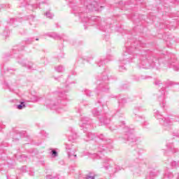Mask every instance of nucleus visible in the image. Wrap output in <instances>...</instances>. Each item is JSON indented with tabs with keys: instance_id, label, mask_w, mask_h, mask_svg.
<instances>
[{
	"instance_id": "nucleus-1",
	"label": "nucleus",
	"mask_w": 179,
	"mask_h": 179,
	"mask_svg": "<svg viewBox=\"0 0 179 179\" xmlns=\"http://www.w3.org/2000/svg\"><path fill=\"white\" fill-rule=\"evenodd\" d=\"M138 46L135 48L130 47L126 48V51L123 55V58L120 59L121 64H128L131 62V59L134 58V52L136 55H139L140 62L138 66L140 69H150V68H155L156 69H160V62H163L162 58L157 59L153 56H150L149 53L145 50H139Z\"/></svg>"
},
{
	"instance_id": "nucleus-2",
	"label": "nucleus",
	"mask_w": 179,
	"mask_h": 179,
	"mask_svg": "<svg viewBox=\"0 0 179 179\" xmlns=\"http://www.w3.org/2000/svg\"><path fill=\"white\" fill-rule=\"evenodd\" d=\"M85 6L83 7H79L78 6L72 7L73 13L75 16H78L79 19H81L82 22L88 23L90 26H93V24H98L99 30H101L102 31H107V29H110V25H107V23L104 21L100 22V17L94 16L91 17H87V12H92L93 10L99 12L103 6L98 4L96 1H94L92 4L90 5H87L86 1H85Z\"/></svg>"
},
{
	"instance_id": "nucleus-3",
	"label": "nucleus",
	"mask_w": 179,
	"mask_h": 179,
	"mask_svg": "<svg viewBox=\"0 0 179 179\" xmlns=\"http://www.w3.org/2000/svg\"><path fill=\"white\" fill-rule=\"evenodd\" d=\"M46 107L56 110L57 113L65 111L64 107L66 106V94L63 92H59L58 94L50 95L45 100Z\"/></svg>"
},
{
	"instance_id": "nucleus-4",
	"label": "nucleus",
	"mask_w": 179,
	"mask_h": 179,
	"mask_svg": "<svg viewBox=\"0 0 179 179\" xmlns=\"http://www.w3.org/2000/svg\"><path fill=\"white\" fill-rule=\"evenodd\" d=\"M104 148L103 145H99L98 148V153H94L92 155V159H102L103 160V167L106 170H108V168L110 167V164H111V162H113L111 159H108L107 157L104 156L107 152H110V149H106L102 148Z\"/></svg>"
},
{
	"instance_id": "nucleus-5",
	"label": "nucleus",
	"mask_w": 179,
	"mask_h": 179,
	"mask_svg": "<svg viewBox=\"0 0 179 179\" xmlns=\"http://www.w3.org/2000/svg\"><path fill=\"white\" fill-rule=\"evenodd\" d=\"M164 61L167 62L169 68H173L174 71H179V59L176 57V55L169 53L164 56Z\"/></svg>"
},
{
	"instance_id": "nucleus-6",
	"label": "nucleus",
	"mask_w": 179,
	"mask_h": 179,
	"mask_svg": "<svg viewBox=\"0 0 179 179\" xmlns=\"http://www.w3.org/2000/svg\"><path fill=\"white\" fill-rule=\"evenodd\" d=\"M108 76H103L102 80H100L99 77L96 78V93L99 94V92H107L108 90V86L107 85L108 83Z\"/></svg>"
},
{
	"instance_id": "nucleus-7",
	"label": "nucleus",
	"mask_w": 179,
	"mask_h": 179,
	"mask_svg": "<svg viewBox=\"0 0 179 179\" xmlns=\"http://www.w3.org/2000/svg\"><path fill=\"white\" fill-rule=\"evenodd\" d=\"M154 116L157 120H159V123L162 125H164V127H169V125H173V120L170 118L163 117V116L160 114V112L157 110H154Z\"/></svg>"
},
{
	"instance_id": "nucleus-8",
	"label": "nucleus",
	"mask_w": 179,
	"mask_h": 179,
	"mask_svg": "<svg viewBox=\"0 0 179 179\" xmlns=\"http://www.w3.org/2000/svg\"><path fill=\"white\" fill-rule=\"evenodd\" d=\"M124 132H125L124 139L129 142H136V138L134 135V129H129L128 127H124Z\"/></svg>"
},
{
	"instance_id": "nucleus-9",
	"label": "nucleus",
	"mask_w": 179,
	"mask_h": 179,
	"mask_svg": "<svg viewBox=\"0 0 179 179\" xmlns=\"http://www.w3.org/2000/svg\"><path fill=\"white\" fill-rule=\"evenodd\" d=\"M66 149L67 150L69 158H70L71 160H76L78 156L75 155V152H76V149L73 148V145L66 144Z\"/></svg>"
},
{
	"instance_id": "nucleus-10",
	"label": "nucleus",
	"mask_w": 179,
	"mask_h": 179,
	"mask_svg": "<svg viewBox=\"0 0 179 179\" xmlns=\"http://www.w3.org/2000/svg\"><path fill=\"white\" fill-rule=\"evenodd\" d=\"M92 122V120L89 119V117H84L81 118V123H80V127L83 128V129H89L90 128V124Z\"/></svg>"
},
{
	"instance_id": "nucleus-11",
	"label": "nucleus",
	"mask_w": 179,
	"mask_h": 179,
	"mask_svg": "<svg viewBox=\"0 0 179 179\" xmlns=\"http://www.w3.org/2000/svg\"><path fill=\"white\" fill-rule=\"evenodd\" d=\"M164 94H165L164 88H162V91H160V95L158 97L159 104L161 107H162V108H166V101H164Z\"/></svg>"
},
{
	"instance_id": "nucleus-12",
	"label": "nucleus",
	"mask_w": 179,
	"mask_h": 179,
	"mask_svg": "<svg viewBox=\"0 0 179 179\" xmlns=\"http://www.w3.org/2000/svg\"><path fill=\"white\" fill-rule=\"evenodd\" d=\"M160 174V171L157 169H152L150 171L148 176H146L145 179H155V177H157Z\"/></svg>"
},
{
	"instance_id": "nucleus-13",
	"label": "nucleus",
	"mask_w": 179,
	"mask_h": 179,
	"mask_svg": "<svg viewBox=\"0 0 179 179\" xmlns=\"http://www.w3.org/2000/svg\"><path fill=\"white\" fill-rule=\"evenodd\" d=\"M101 141L103 143L104 145H109L111 143V140L109 138H107L104 135L101 134L98 136Z\"/></svg>"
},
{
	"instance_id": "nucleus-14",
	"label": "nucleus",
	"mask_w": 179,
	"mask_h": 179,
	"mask_svg": "<svg viewBox=\"0 0 179 179\" xmlns=\"http://www.w3.org/2000/svg\"><path fill=\"white\" fill-rule=\"evenodd\" d=\"M97 138V135L94 133L90 132L87 134L86 138H85V141L88 142V141H93V139H96Z\"/></svg>"
},
{
	"instance_id": "nucleus-15",
	"label": "nucleus",
	"mask_w": 179,
	"mask_h": 179,
	"mask_svg": "<svg viewBox=\"0 0 179 179\" xmlns=\"http://www.w3.org/2000/svg\"><path fill=\"white\" fill-rule=\"evenodd\" d=\"M173 177H174V175L173 174V173H171V171H169V169H166L164 176V179H171L173 178Z\"/></svg>"
},
{
	"instance_id": "nucleus-16",
	"label": "nucleus",
	"mask_w": 179,
	"mask_h": 179,
	"mask_svg": "<svg viewBox=\"0 0 179 179\" xmlns=\"http://www.w3.org/2000/svg\"><path fill=\"white\" fill-rule=\"evenodd\" d=\"M99 121L101 122V125H106L110 122V118H107V117H103L99 118Z\"/></svg>"
},
{
	"instance_id": "nucleus-17",
	"label": "nucleus",
	"mask_w": 179,
	"mask_h": 179,
	"mask_svg": "<svg viewBox=\"0 0 179 179\" xmlns=\"http://www.w3.org/2000/svg\"><path fill=\"white\" fill-rule=\"evenodd\" d=\"M107 61H111V59L101 58L99 62H97V65L99 66H101L104 65L106 64V62H107Z\"/></svg>"
},
{
	"instance_id": "nucleus-18",
	"label": "nucleus",
	"mask_w": 179,
	"mask_h": 179,
	"mask_svg": "<svg viewBox=\"0 0 179 179\" xmlns=\"http://www.w3.org/2000/svg\"><path fill=\"white\" fill-rule=\"evenodd\" d=\"M41 100V98L36 95H32L30 98V101L31 103H37V101H40Z\"/></svg>"
},
{
	"instance_id": "nucleus-19",
	"label": "nucleus",
	"mask_w": 179,
	"mask_h": 179,
	"mask_svg": "<svg viewBox=\"0 0 179 179\" xmlns=\"http://www.w3.org/2000/svg\"><path fill=\"white\" fill-rule=\"evenodd\" d=\"M125 104H127V99L123 98L119 100V107H124Z\"/></svg>"
},
{
	"instance_id": "nucleus-20",
	"label": "nucleus",
	"mask_w": 179,
	"mask_h": 179,
	"mask_svg": "<svg viewBox=\"0 0 179 179\" xmlns=\"http://www.w3.org/2000/svg\"><path fill=\"white\" fill-rule=\"evenodd\" d=\"M46 179H59V178L58 177V176L52 173L51 175L46 176Z\"/></svg>"
},
{
	"instance_id": "nucleus-21",
	"label": "nucleus",
	"mask_w": 179,
	"mask_h": 179,
	"mask_svg": "<svg viewBox=\"0 0 179 179\" xmlns=\"http://www.w3.org/2000/svg\"><path fill=\"white\" fill-rule=\"evenodd\" d=\"M17 108L18 110H23V108H26V104H24V101H21L20 104L17 106Z\"/></svg>"
},
{
	"instance_id": "nucleus-22",
	"label": "nucleus",
	"mask_w": 179,
	"mask_h": 179,
	"mask_svg": "<svg viewBox=\"0 0 179 179\" xmlns=\"http://www.w3.org/2000/svg\"><path fill=\"white\" fill-rule=\"evenodd\" d=\"M96 178V176L94 173H88L87 175L85 176V179H94Z\"/></svg>"
},
{
	"instance_id": "nucleus-23",
	"label": "nucleus",
	"mask_w": 179,
	"mask_h": 179,
	"mask_svg": "<svg viewBox=\"0 0 179 179\" xmlns=\"http://www.w3.org/2000/svg\"><path fill=\"white\" fill-rule=\"evenodd\" d=\"M171 166L172 169H177V167H179V162H176V161H173L171 162Z\"/></svg>"
},
{
	"instance_id": "nucleus-24",
	"label": "nucleus",
	"mask_w": 179,
	"mask_h": 179,
	"mask_svg": "<svg viewBox=\"0 0 179 179\" xmlns=\"http://www.w3.org/2000/svg\"><path fill=\"white\" fill-rule=\"evenodd\" d=\"M49 37H52V38H59V35L55 32H52L49 34Z\"/></svg>"
},
{
	"instance_id": "nucleus-25",
	"label": "nucleus",
	"mask_w": 179,
	"mask_h": 179,
	"mask_svg": "<svg viewBox=\"0 0 179 179\" xmlns=\"http://www.w3.org/2000/svg\"><path fill=\"white\" fill-rule=\"evenodd\" d=\"M56 72H64V66H58L55 67Z\"/></svg>"
},
{
	"instance_id": "nucleus-26",
	"label": "nucleus",
	"mask_w": 179,
	"mask_h": 179,
	"mask_svg": "<svg viewBox=\"0 0 179 179\" xmlns=\"http://www.w3.org/2000/svg\"><path fill=\"white\" fill-rule=\"evenodd\" d=\"M92 114L94 117H96L97 115H100V112L96 108H94L92 110Z\"/></svg>"
},
{
	"instance_id": "nucleus-27",
	"label": "nucleus",
	"mask_w": 179,
	"mask_h": 179,
	"mask_svg": "<svg viewBox=\"0 0 179 179\" xmlns=\"http://www.w3.org/2000/svg\"><path fill=\"white\" fill-rule=\"evenodd\" d=\"M4 88L8 89V90H10V92H13V89H12L10 87V86L9 85V84L8 83H4Z\"/></svg>"
},
{
	"instance_id": "nucleus-28",
	"label": "nucleus",
	"mask_w": 179,
	"mask_h": 179,
	"mask_svg": "<svg viewBox=\"0 0 179 179\" xmlns=\"http://www.w3.org/2000/svg\"><path fill=\"white\" fill-rule=\"evenodd\" d=\"M52 157H57L58 156V152L55 150H52L51 151Z\"/></svg>"
},
{
	"instance_id": "nucleus-29",
	"label": "nucleus",
	"mask_w": 179,
	"mask_h": 179,
	"mask_svg": "<svg viewBox=\"0 0 179 179\" xmlns=\"http://www.w3.org/2000/svg\"><path fill=\"white\" fill-rule=\"evenodd\" d=\"M71 132L73 134L70 135L69 138H73V140L76 139V138H78L76 133L73 131V130H71Z\"/></svg>"
},
{
	"instance_id": "nucleus-30",
	"label": "nucleus",
	"mask_w": 179,
	"mask_h": 179,
	"mask_svg": "<svg viewBox=\"0 0 179 179\" xmlns=\"http://www.w3.org/2000/svg\"><path fill=\"white\" fill-rule=\"evenodd\" d=\"M85 94H86V96H87L88 97H90V96H92V92L89 90H85Z\"/></svg>"
},
{
	"instance_id": "nucleus-31",
	"label": "nucleus",
	"mask_w": 179,
	"mask_h": 179,
	"mask_svg": "<svg viewBox=\"0 0 179 179\" xmlns=\"http://www.w3.org/2000/svg\"><path fill=\"white\" fill-rule=\"evenodd\" d=\"M45 16L48 17V19H52V14L50 12H46L45 13Z\"/></svg>"
},
{
	"instance_id": "nucleus-32",
	"label": "nucleus",
	"mask_w": 179,
	"mask_h": 179,
	"mask_svg": "<svg viewBox=\"0 0 179 179\" xmlns=\"http://www.w3.org/2000/svg\"><path fill=\"white\" fill-rule=\"evenodd\" d=\"M155 85L156 86H160V85H162V81L160 80H155Z\"/></svg>"
},
{
	"instance_id": "nucleus-33",
	"label": "nucleus",
	"mask_w": 179,
	"mask_h": 179,
	"mask_svg": "<svg viewBox=\"0 0 179 179\" xmlns=\"http://www.w3.org/2000/svg\"><path fill=\"white\" fill-rule=\"evenodd\" d=\"M27 68H28V69H29L31 71L34 70V68H33V64L32 63H29L27 65Z\"/></svg>"
},
{
	"instance_id": "nucleus-34",
	"label": "nucleus",
	"mask_w": 179,
	"mask_h": 179,
	"mask_svg": "<svg viewBox=\"0 0 179 179\" xmlns=\"http://www.w3.org/2000/svg\"><path fill=\"white\" fill-rule=\"evenodd\" d=\"M31 43H33V38H28V39L26 41V43H27V44H31Z\"/></svg>"
},
{
	"instance_id": "nucleus-35",
	"label": "nucleus",
	"mask_w": 179,
	"mask_h": 179,
	"mask_svg": "<svg viewBox=\"0 0 179 179\" xmlns=\"http://www.w3.org/2000/svg\"><path fill=\"white\" fill-rule=\"evenodd\" d=\"M15 22H17V20H15V19L12 18V19L10 20V22L9 23L10 24H13L15 23Z\"/></svg>"
},
{
	"instance_id": "nucleus-36",
	"label": "nucleus",
	"mask_w": 179,
	"mask_h": 179,
	"mask_svg": "<svg viewBox=\"0 0 179 179\" xmlns=\"http://www.w3.org/2000/svg\"><path fill=\"white\" fill-rule=\"evenodd\" d=\"M135 44H139L140 47H145V44L142 43L141 41H136Z\"/></svg>"
},
{
	"instance_id": "nucleus-37",
	"label": "nucleus",
	"mask_w": 179,
	"mask_h": 179,
	"mask_svg": "<svg viewBox=\"0 0 179 179\" xmlns=\"http://www.w3.org/2000/svg\"><path fill=\"white\" fill-rule=\"evenodd\" d=\"M119 71L120 72H122V71H125V67L124 66H119Z\"/></svg>"
},
{
	"instance_id": "nucleus-38",
	"label": "nucleus",
	"mask_w": 179,
	"mask_h": 179,
	"mask_svg": "<svg viewBox=\"0 0 179 179\" xmlns=\"http://www.w3.org/2000/svg\"><path fill=\"white\" fill-rule=\"evenodd\" d=\"M141 79H146V77L141 76V78H136V80L137 82H138V80H140Z\"/></svg>"
},
{
	"instance_id": "nucleus-39",
	"label": "nucleus",
	"mask_w": 179,
	"mask_h": 179,
	"mask_svg": "<svg viewBox=\"0 0 179 179\" xmlns=\"http://www.w3.org/2000/svg\"><path fill=\"white\" fill-rule=\"evenodd\" d=\"M171 150H173V152H174L175 153H176V152H177V150H178V149L177 148H173V146H171Z\"/></svg>"
},
{
	"instance_id": "nucleus-40",
	"label": "nucleus",
	"mask_w": 179,
	"mask_h": 179,
	"mask_svg": "<svg viewBox=\"0 0 179 179\" xmlns=\"http://www.w3.org/2000/svg\"><path fill=\"white\" fill-rule=\"evenodd\" d=\"M115 170H116V171H120V170H121V167H120V166H116Z\"/></svg>"
},
{
	"instance_id": "nucleus-41",
	"label": "nucleus",
	"mask_w": 179,
	"mask_h": 179,
	"mask_svg": "<svg viewBox=\"0 0 179 179\" xmlns=\"http://www.w3.org/2000/svg\"><path fill=\"white\" fill-rule=\"evenodd\" d=\"M26 169H27L26 166H23V167L22 168V173H26Z\"/></svg>"
},
{
	"instance_id": "nucleus-42",
	"label": "nucleus",
	"mask_w": 179,
	"mask_h": 179,
	"mask_svg": "<svg viewBox=\"0 0 179 179\" xmlns=\"http://www.w3.org/2000/svg\"><path fill=\"white\" fill-rule=\"evenodd\" d=\"M20 1L21 3H23V1H24L25 3H28L27 0H20Z\"/></svg>"
},
{
	"instance_id": "nucleus-43",
	"label": "nucleus",
	"mask_w": 179,
	"mask_h": 179,
	"mask_svg": "<svg viewBox=\"0 0 179 179\" xmlns=\"http://www.w3.org/2000/svg\"><path fill=\"white\" fill-rule=\"evenodd\" d=\"M29 176H34V171H31L29 173Z\"/></svg>"
},
{
	"instance_id": "nucleus-44",
	"label": "nucleus",
	"mask_w": 179,
	"mask_h": 179,
	"mask_svg": "<svg viewBox=\"0 0 179 179\" xmlns=\"http://www.w3.org/2000/svg\"><path fill=\"white\" fill-rule=\"evenodd\" d=\"M3 128V124H0V131H1V129H2Z\"/></svg>"
},
{
	"instance_id": "nucleus-45",
	"label": "nucleus",
	"mask_w": 179,
	"mask_h": 179,
	"mask_svg": "<svg viewBox=\"0 0 179 179\" xmlns=\"http://www.w3.org/2000/svg\"><path fill=\"white\" fill-rule=\"evenodd\" d=\"M21 157H22V159H24V160H26V156H25V155H21Z\"/></svg>"
},
{
	"instance_id": "nucleus-46",
	"label": "nucleus",
	"mask_w": 179,
	"mask_h": 179,
	"mask_svg": "<svg viewBox=\"0 0 179 179\" xmlns=\"http://www.w3.org/2000/svg\"><path fill=\"white\" fill-rule=\"evenodd\" d=\"M121 123L122 124V126H123V127L125 126V122L122 121V122H121Z\"/></svg>"
},
{
	"instance_id": "nucleus-47",
	"label": "nucleus",
	"mask_w": 179,
	"mask_h": 179,
	"mask_svg": "<svg viewBox=\"0 0 179 179\" xmlns=\"http://www.w3.org/2000/svg\"><path fill=\"white\" fill-rule=\"evenodd\" d=\"M108 148H109V149H112L113 146L111 145H108Z\"/></svg>"
},
{
	"instance_id": "nucleus-48",
	"label": "nucleus",
	"mask_w": 179,
	"mask_h": 179,
	"mask_svg": "<svg viewBox=\"0 0 179 179\" xmlns=\"http://www.w3.org/2000/svg\"><path fill=\"white\" fill-rule=\"evenodd\" d=\"M176 179H179V173H177V175H176Z\"/></svg>"
},
{
	"instance_id": "nucleus-49",
	"label": "nucleus",
	"mask_w": 179,
	"mask_h": 179,
	"mask_svg": "<svg viewBox=\"0 0 179 179\" xmlns=\"http://www.w3.org/2000/svg\"><path fill=\"white\" fill-rule=\"evenodd\" d=\"M175 121H176V122H179V119H175Z\"/></svg>"
},
{
	"instance_id": "nucleus-50",
	"label": "nucleus",
	"mask_w": 179,
	"mask_h": 179,
	"mask_svg": "<svg viewBox=\"0 0 179 179\" xmlns=\"http://www.w3.org/2000/svg\"><path fill=\"white\" fill-rule=\"evenodd\" d=\"M68 1L69 2H70V3H72V0H66Z\"/></svg>"
},
{
	"instance_id": "nucleus-51",
	"label": "nucleus",
	"mask_w": 179,
	"mask_h": 179,
	"mask_svg": "<svg viewBox=\"0 0 179 179\" xmlns=\"http://www.w3.org/2000/svg\"><path fill=\"white\" fill-rule=\"evenodd\" d=\"M100 2H106V0H100Z\"/></svg>"
},
{
	"instance_id": "nucleus-52",
	"label": "nucleus",
	"mask_w": 179,
	"mask_h": 179,
	"mask_svg": "<svg viewBox=\"0 0 179 179\" xmlns=\"http://www.w3.org/2000/svg\"><path fill=\"white\" fill-rule=\"evenodd\" d=\"M6 72H9V69H6Z\"/></svg>"
},
{
	"instance_id": "nucleus-53",
	"label": "nucleus",
	"mask_w": 179,
	"mask_h": 179,
	"mask_svg": "<svg viewBox=\"0 0 179 179\" xmlns=\"http://www.w3.org/2000/svg\"><path fill=\"white\" fill-rule=\"evenodd\" d=\"M2 149V145H0V150Z\"/></svg>"
},
{
	"instance_id": "nucleus-54",
	"label": "nucleus",
	"mask_w": 179,
	"mask_h": 179,
	"mask_svg": "<svg viewBox=\"0 0 179 179\" xmlns=\"http://www.w3.org/2000/svg\"><path fill=\"white\" fill-rule=\"evenodd\" d=\"M36 41H38V38H36Z\"/></svg>"
},
{
	"instance_id": "nucleus-55",
	"label": "nucleus",
	"mask_w": 179,
	"mask_h": 179,
	"mask_svg": "<svg viewBox=\"0 0 179 179\" xmlns=\"http://www.w3.org/2000/svg\"><path fill=\"white\" fill-rule=\"evenodd\" d=\"M22 66H26V64H22Z\"/></svg>"
},
{
	"instance_id": "nucleus-56",
	"label": "nucleus",
	"mask_w": 179,
	"mask_h": 179,
	"mask_svg": "<svg viewBox=\"0 0 179 179\" xmlns=\"http://www.w3.org/2000/svg\"><path fill=\"white\" fill-rule=\"evenodd\" d=\"M41 3H44V2H43V1H41Z\"/></svg>"
},
{
	"instance_id": "nucleus-57",
	"label": "nucleus",
	"mask_w": 179,
	"mask_h": 179,
	"mask_svg": "<svg viewBox=\"0 0 179 179\" xmlns=\"http://www.w3.org/2000/svg\"><path fill=\"white\" fill-rule=\"evenodd\" d=\"M116 114H117V115H119V114H118V112H117V113H116Z\"/></svg>"
},
{
	"instance_id": "nucleus-58",
	"label": "nucleus",
	"mask_w": 179,
	"mask_h": 179,
	"mask_svg": "<svg viewBox=\"0 0 179 179\" xmlns=\"http://www.w3.org/2000/svg\"><path fill=\"white\" fill-rule=\"evenodd\" d=\"M22 6H24V4H22Z\"/></svg>"
},
{
	"instance_id": "nucleus-59",
	"label": "nucleus",
	"mask_w": 179,
	"mask_h": 179,
	"mask_svg": "<svg viewBox=\"0 0 179 179\" xmlns=\"http://www.w3.org/2000/svg\"><path fill=\"white\" fill-rule=\"evenodd\" d=\"M37 8H40V6H38V7Z\"/></svg>"
},
{
	"instance_id": "nucleus-60",
	"label": "nucleus",
	"mask_w": 179,
	"mask_h": 179,
	"mask_svg": "<svg viewBox=\"0 0 179 179\" xmlns=\"http://www.w3.org/2000/svg\"><path fill=\"white\" fill-rule=\"evenodd\" d=\"M23 48H24V47H22V50H23Z\"/></svg>"
},
{
	"instance_id": "nucleus-61",
	"label": "nucleus",
	"mask_w": 179,
	"mask_h": 179,
	"mask_svg": "<svg viewBox=\"0 0 179 179\" xmlns=\"http://www.w3.org/2000/svg\"><path fill=\"white\" fill-rule=\"evenodd\" d=\"M23 48H24V47H22V50H23Z\"/></svg>"
},
{
	"instance_id": "nucleus-62",
	"label": "nucleus",
	"mask_w": 179,
	"mask_h": 179,
	"mask_svg": "<svg viewBox=\"0 0 179 179\" xmlns=\"http://www.w3.org/2000/svg\"><path fill=\"white\" fill-rule=\"evenodd\" d=\"M0 155H2V152H0Z\"/></svg>"
}]
</instances>
